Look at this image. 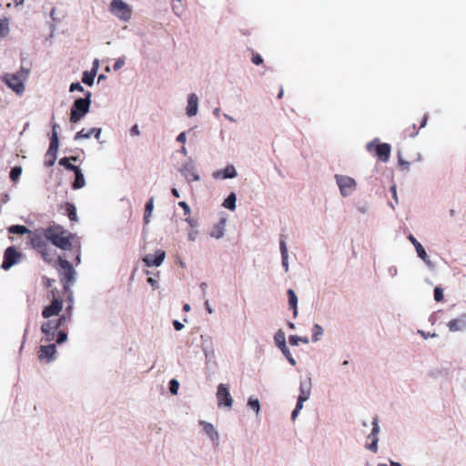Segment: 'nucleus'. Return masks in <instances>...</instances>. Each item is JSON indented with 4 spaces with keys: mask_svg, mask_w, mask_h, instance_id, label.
Segmentation results:
<instances>
[{
    "mask_svg": "<svg viewBox=\"0 0 466 466\" xmlns=\"http://www.w3.org/2000/svg\"><path fill=\"white\" fill-rule=\"evenodd\" d=\"M47 242L46 228L31 231L28 236V245L41 256L44 261L51 263L54 260L56 251L50 248Z\"/></svg>",
    "mask_w": 466,
    "mask_h": 466,
    "instance_id": "obj_1",
    "label": "nucleus"
},
{
    "mask_svg": "<svg viewBox=\"0 0 466 466\" xmlns=\"http://www.w3.org/2000/svg\"><path fill=\"white\" fill-rule=\"evenodd\" d=\"M46 237L54 246L68 250L72 247V236L63 227L52 225L46 228Z\"/></svg>",
    "mask_w": 466,
    "mask_h": 466,
    "instance_id": "obj_2",
    "label": "nucleus"
},
{
    "mask_svg": "<svg viewBox=\"0 0 466 466\" xmlns=\"http://www.w3.org/2000/svg\"><path fill=\"white\" fill-rule=\"evenodd\" d=\"M91 92L86 93L85 98H77L75 100L70 112V122L77 123L88 113L91 104Z\"/></svg>",
    "mask_w": 466,
    "mask_h": 466,
    "instance_id": "obj_3",
    "label": "nucleus"
},
{
    "mask_svg": "<svg viewBox=\"0 0 466 466\" xmlns=\"http://www.w3.org/2000/svg\"><path fill=\"white\" fill-rule=\"evenodd\" d=\"M59 278L63 284L65 293L70 292V287L75 281L76 271L71 263L66 259L59 258Z\"/></svg>",
    "mask_w": 466,
    "mask_h": 466,
    "instance_id": "obj_4",
    "label": "nucleus"
},
{
    "mask_svg": "<svg viewBox=\"0 0 466 466\" xmlns=\"http://www.w3.org/2000/svg\"><path fill=\"white\" fill-rule=\"evenodd\" d=\"M67 322V317L66 315H61L56 320L48 319L44 322L41 326V330L46 336V339L47 341H51L55 339L56 330H57L60 327L64 326Z\"/></svg>",
    "mask_w": 466,
    "mask_h": 466,
    "instance_id": "obj_5",
    "label": "nucleus"
},
{
    "mask_svg": "<svg viewBox=\"0 0 466 466\" xmlns=\"http://www.w3.org/2000/svg\"><path fill=\"white\" fill-rule=\"evenodd\" d=\"M52 300L51 303L45 307L42 311V316L45 319H50L53 316H59V313L63 309V299L60 296L57 295L56 289L51 290Z\"/></svg>",
    "mask_w": 466,
    "mask_h": 466,
    "instance_id": "obj_6",
    "label": "nucleus"
},
{
    "mask_svg": "<svg viewBox=\"0 0 466 466\" xmlns=\"http://www.w3.org/2000/svg\"><path fill=\"white\" fill-rule=\"evenodd\" d=\"M110 11L120 20L128 21L132 15L131 7L123 0H112L110 4Z\"/></svg>",
    "mask_w": 466,
    "mask_h": 466,
    "instance_id": "obj_7",
    "label": "nucleus"
},
{
    "mask_svg": "<svg viewBox=\"0 0 466 466\" xmlns=\"http://www.w3.org/2000/svg\"><path fill=\"white\" fill-rule=\"evenodd\" d=\"M367 150L370 153L374 152L380 161L387 162L390 156L391 147L387 143L376 144L375 141H372L367 145Z\"/></svg>",
    "mask_w": 466,
    "mask_h": 466,
    "instance_id": "obj_8",
    "label": "nucleus"
},
{
    "mask_svg": "<svg viewBox=\"0 0 466 466\" xmlns=\"http://www.w3.org/2000/svg\"><path fill=\"white\" fill-rule=\"evenodd\" d=\"M23 258L22 252L18 251L15 247H8L4 253L2 268L5 270L14 265L19 263Z\"/></svg>",
    "mask_w": 466,
    "mask_h": 466,
    "instance_id": "obj_9",
    "label": "nucleus"
},
{
    "mask_svg": "<svg viewBox=\"0 0 466 466\" xmlns=\"http://www.w3.org/2000/svg\"><path fill=\"white\" fill-rule=\"evenodd\" d=\"M335 178L342 196H350L355 190L356 181L352 177L336 175Z\"/></svg>",
    "mask_w": 466,
    "mask_h": 466,
    "instance_id": "obj_10",
    "label": "nucleus"
},
{
    "mask_svg": "<svg viewBox=\"0 0 466 466\" xmlns=\"http://www.w3.org/2000/svg\"><path fill=\"white\" fill-rule=\"evenodd\" d=\"M5 82L16 94H22L25 90L22 74H7L5 76Z\"/></svg>",
    "mask_w": 466,
    "mask_h": 466,
    "instance_id": "obj_11",
    "label": "nucleus"
},
{
    "mask_svg": "<svg viewBox=\"0 0 466 466\" xmlns=\"http://www.w3.org/2000/svg\"><path fill=\"white\" fill-rule=\"evenodd\" d=\"M217 399L218 407H221L222 405L229 409L232 407L233 399L229 393V388L228 385L222 383L218 385L217 391Z\"/></svg>",
    "mask_w": 466,
    "mask_h": 466,
    "instance_id": "obj_12",
    "label": "nucleus"
},
{
    "mask_svg": "<svg viewBox=\"0 0 466 466\" xmlns=\"http://www.w3.org/2000/svg\"><path fill=\"white\" fill-rule=\"evenodd\" d=\"M274 339H275L277 346L281 350V352L284 354V356L287 358L289 362L294 366L296 364V360L292 357L289 350L288 349V347L286 345L285 333L281 329L278 330L277 333L275 334Z\"/></svg>",
    "mask_w": 466,
    "mask_h": 466,
    "instance_id": "obj_13",
    "label": "nucleus"
},
{
    "mask_svg": "<svg viewBox=\"0 0 466 466\" xmlns=\"http://www.w3.org/2000/svg\"><path fill=\"white\" fill-rule=\"evenodd\" d=\"M166 258V252L162 249H157L154 254H147L143 258L147 267H159Z\"/></svg>",
    "mask_w": 466,
    "mask_h": 466,
    "instance_id": "obj_14",
    "label": "nucleus"
},
{
    "mask_svg": "<svg viewBox=\"0 0 466 466\" xmlns=\"http://www.w3.org/2000/svg\"><path fill=\"white\" fill-rule=\"evenodd\" d=\"M310 390H311L310 380H304V381L300 382V386H299L300 393H299V396L298 399L299 408H302L303 402L306 401L309 398Z\"/></svg>",
    "mask_w": 466,
    "mask_h": 466,
    "instance_id": "obj_15",
    "label": "nucleus"
},
{
    "mask_svg": "<svg viewBox=\"0 0 466 466\" xmlns=\"http://www.w3.org/2000/svg\"><path fill=\"white\" fill-rule=\"evenodd\" d=\"M56 349L55 344L42 345L39 350L38 358L40 360L51 361L56 354Z\"/></svg>",
    "mask_w": 466,
    "mask_h": 466,
    "instance_id": "obj_16",
    "label": "nucleus"
},
{
    "mask_svg": "<svg viewBox=\"0 0 466 466\" xmlns=\"http://www.w3.org/2000/svg\"><path fill=\"white\" fill-rule=\"evenodd\" d=\"M181 174L188 182L198 181L199 176L197 174L193 165L187 164L181 168Z\"/></svg>",
    "mask_w": 466,
    "mask_h": 466,
    "instance_id": "obj_17",
    "label": "nucleus"
},
{
    "mask_svg": "<svg viewBox=\"0 0 466 466\" xmlns=\"http://www.w3.org/2000/svg\"><path fill=\"white\" fill-rule=\"evenodd\" d=\"M450 331L455 332L466 328V314L450 320L447 324Z\"/></svg>",
    "mask_w": 466,
    "mask_h": 466,
    "instance_id": "obj_18",
    "label": "nucleus"
},
{
    "mask_svg": "<svg viewBox=\"0 0 466 466\" xmlns=\"http://www.w3.org/2000/svg\"><path fill=\"white\" fill-rule=\"evenodd\" d=\"M213 177L217 179L233 178L237 177V171L233 166H228L224 169L214 172Z\"/></svg>",
    "mask_w": 466,
    "mask_h": 466,
    "instance_id": "obj_19",
    "label": "nucleus"
},
{
    "mask_svg": "<svg viewBox=\"0 0 466 466\" xmlns=\"http://www.w3.org/2000/svg\"><path fill=\"white\" fill-rule=\"evenodd\" d=\"M198 98L195 94H191L187 99V115L188 116H194L198 113Z\"/></svg>",
    "mask_w": 466,
    "mask_h": 466,
    "instance_id": "obj_20",
    "label": "nucleus"
},
{
    "mask_svg": "<svg viewBox=\"0 0 466 466\" xmlns=\"http://www.w3.org/2000/svg\"><path fill=\"white\" fill-rule=\"evenodd\" d=\"M199 424L203 427V431L211 439L212 441H218V433L211 423L205 420H200Z\"/></svg>",
    "mask_w": 466,
    "mask_h": 466,
    "instance_id": "obj_21",
    "label": "nucleus"
},
{
    "mask_svg": "<svg viewBox=\"0 0 466 466\" xmlns=\"http://www.w3.org/2000/svg\"><path fill=\"white\" fill-rule=\"evenodd\" d=\"M408 238L414 246L416 252L418 254V257L420 258L423 261H427L428 255H427L424 248L422 247V245L411 234L408 237Z\"/></svg>",
    "mask_w": 466,
    "mask_h": 466,
    "instance_id": "obj_22",
    "label": "nucleus"
},
{
    "mask_svg": "<svg viewBox=\"0 0 466 466\" xmlns=\"http://www.w3.org/2000/svg\"><path fill=\"white\" fill-rule=\"evenodd\" d=\"M100 133H101L100 128H91L88 130H86L83 128L82 130L78 131L76 134L75 139L77 140V139H82V138H89L92 135H95V137L96 138H98L100 136Z\"/></svg>",
    "mask_w": 466,
    "mask_h": 466,
    "instance_id": "obj_23",
    "label": "nucleus"
},
{
    "mask_svg": "<svg viewBox=\"0 0 466 466\" xmlns=\"http://www.w3.org/2000/svg\"><path fill=\"white\" fill-rule=\"evenodd\" d=\"M372 431H371V435L374 437L372 442L369 445V449L374 452L377 451V443H378V438L376 437V435L378 434L379 432V425H378V420L377 418H375L372 421Z\"/></svg>",
    "mask_w": 466,
    "mask_h": 466,
    "instance_id": "obj_24",
    "label": "nucleus"
},
{
    "mask_svg": "<svg viewBox=\"0 0 466 466\" xmlns=\"http://www.w3.org/2000/svg\"><path fill=\"white\" fill-rule=\"evenodd\" d=\"M225 219H221L217 225L214 226L210 232V236L215 238H220L224 235Z\"/></svg>",
    "mask_w": 466,
    "mask_h": 466,
    "instance_id": "obj_25",
    "label": "nucleus"
},
{
    "mask_svg": "<svg viewBox=\"0 0 466 466\" xmlns=\"http://www.w3.org/2000/svg\"><path fill=\"white\" fill-rule=\"evenodd\" d=\"M288 296H289V308L293 309V315H294V317H296L297 314H298V309H297L298 298H297V295H296V293L294 292L293 289H289L288 290Z\"/></svg>",
    "mask_w": 466,
    "mask_h": 466,
    "instance_id": "obj_26",
    "label": "nucleus"
},
{
    "mask_svg": "<svg viewBox=\"0 0 466 466\" xmlns=\"http://www.w3.org/2000/svg\"><path fill=\"white\" fill-rule=\"evenodd\" d=\"M74 172H75V175H76V178H75V181L73 183V188L74 189L82 188L85 186V184H86L85 178H84V175L82 174V172L79 169V167H77Z\"/></svg>",
    "mask_w": 466,
    "mask_h": 466,
    "instance_id": "obj_27",
    "label": "nucleus"
},
{
    "mask_svg": "<svg viewBox=\"0 0 466 466\" xmlns=\"http://www.w3.org/2000/svg\"><path fill=\"white\" fill-rule=\"evenodd\" d=\"M31 231L32 230H30L29 228L23 225H13L8 228V232L11 234H27L29 236Z\"/></svg>",
    "mask_w": 466,
    "mask_h": 466,
    "instance_id": "obj_28",
    "label": "nucleus"
},
{
    "mask_svg": "<svg viewBox=\"0 0 466 466\" xmlns=\"http://www.w3.org/2000/svg\"><path fill=\"white\" fill-rule=\"evenodd\" d=\"M153 208H154V198H150L145 206V213H144L145 224H147L149 222V218L151 217Z\"/></svg>",
    "mask_w": 466,
    "mask_h": 466,
    "instance_id": "obj_29",
    "label": "nucleus"
},
{
    "mask_svg": "<svg viewBox=\"0 0 466 466\" xmlns=\"http://www.w3.org/2000/svg\"><path fill=\"white\" fill-rule=\"evenodd\" d=\"M279 248H280L281 257H282V265L285 268L286 271H288V269H289V265H288V249H287V245H286L285 240H283V239L280 240V242H279Z\"/></svg>",
    "mask_w": 466,
    "mask_h": 466,
    "instance_id": "obj_30",
    "label": "nucleus"
},
{
    "mask_svg": "<svg viewBox=\"0 0 466 466\" xmlns=\"http://www.w3.org/2000/svg\"><path fill=\"white\" fill-rule=\"evenodd\" d=\"M96 74V68H93L90 72H84L82 76V82L87 86H92Z\"/></svg>",
    "mask_w": 466,
    "mask_h": 466,
    "instance_id": "obj_31",
    "label": "nucleus"
},
{
    "mask_svg": "<svg viewBox=\"0 0 466 466\" xmlns=\"http://www.w3.org/2000/svg\"><path fill=\"white\" fill-rule=\"evenodd\" d=\"M236 199L237 198L235 193L229 194V196L224 200L223 207L230 210H234L236 208Z\"/></svg>",
    "mask_w": 466,
    "mask_h": 466,
    "instance_id": "obj_32",
    "label": "nucleus"
},
{
    "mask_svg": "<svg viewBox=\"0 0 466 466\" xmlns=\"http://www.w3.org/2000/svg\"><path fill=\"white\" fill-rule=\"evenodd\" d=\"M56 151H51L50 149L47 150V152L46 153V160H45V165L46 167H52L55 162H56Z\"/></svg>",
    "mask_w": 466,
    "mask_h": 466,
    "instance_id": "obj_33",
    "label": "nucleus"
},
{
    "mask_svg": "<svg viewBox=\"0 0 466 466\" xmlns=\"http://www.w3.org/2000/svg\"><path fill=\"white\" fill-rule=\"evenodd\" d=\"M59 146V140H58V133L57 131H54L52 133L51 138H50V144L49 148L51 151H56L58 150Z\"/></svg>",
    "mask_w": 466,
    "mask_h": 466,
    "instance_id": "obj_34",
    "label": "nucleus"
},
{
    "mask_svg": "<svg viewBox=\"0 0 466 466\" xmlns=\"http://www.w3.org/2000/svg\"><path fill=\"white\" fill-rule=\"evenodd\" d=\"M66 211L67 213V216L70 220L76 221V208L72 203H66Z\"/></svg>",
    "mask_w": 466,
    "mask_h": 466,
    "instance_id": "obj_35",
    "label": "nucleus"
},
{
    "mask_svg": "<svg viewBox=\"0 0 466 466\" xmlns=\"http://www.w3.org/2000/svg\"><path fill=\"white\" fill-rule=\"evenodd\" d=\"M323 334V329L319 324H314L312 328V340L318 341L319 337Z\"/></svg>",
    "mask_w": 466,
    "mask_h": 466,
    "instance_id": "obj_36",
    "label": "nucleus"
},
{
    "mask_svg": "<svg viewBox=\"0 0 466 466\" xmlns=\"http://www.w3.org/2000/svg\"><path fill=\"white\" fill-rule=\"evenodd\" d=\"M289 341L292 346H297L300 341L305 344L309 343V339L307 337H298L296 335H290L289 338Z\"/></svg>",
    "mask_w": 466,
    "mask_h": 466,
    "instance_id": "obj_37",
    "label": "nucleus"
},
{
    "mask_svg": "<svg viewBox=\"0 0 466 466\" xmlns=\"http://www.w3.org/2000/svg\"><path fill=\"white\" fill-rule=\"evenodd\" d=\"M68 305L66 307V313L64 315H66L67 317V321H69L71 319V317H72V310H73V295H72V292H68Z\"/></svg>",
    "mask_w": 466,
    "mask_h": 466,
    "instance_id": "obj_38",
    "label": "nucleus"
},
{
    "mask_svg": "<svg viewBox=\"0 0 466 466\" xmlns=\"http://www.w3.org/2000/svg\"><path fill=\"white\" fill-rule=\"evenodd\" d=\"M59 165L63 166L66 169L75 171L78 167L70 163V158L63 157L59 160Z\"/></svg>",
    "mask_w": 466,
    "mask_h": 466,
    "instance_id": "obj_39",
    "label": "nucleus"
},
{
    "mask_svg": "<svg viewBox=\"0 0 466 466\" xmlns=\"http://www.w3.org/2000/svg\"><path fill=\"white\" fill-rule=\"evenodd\" d=\"M248 405L256 411L258 414L260 410L259 400L257 398L249 397L248 400Z\"/></svg>",
    "mask_w": 466,
    "mask_h": 466,
    "instance_id": "obj_40",
    "label": "nucleus"
},
{
    "mask_svg": "<svg viewBox=\"0 0 466 466\" xmlns=\"http://www.w3.org/2000/svg\"><path fill=\"white\" fill-rule=\"evenodd\" d=\"M418 134V129L416 128V125L413 124L411 127H408L403 131L404 137H414Z\"/></svg>",
    "mask_w": 466,
    "mask_h": 466,
    "instance_id": "obj_41",
    "label": "nucleus"
},
{
    "mask_svg": "<svg viewBox=\"0 0 466 466\" xmlns=\"http://www.w3.org/2000/svg\"><path fill=\"white\" fill-rule=\"evenodd\" d=\"M9 32L8 23L6 20L0 19V37H5Z\"/></svg>",
    "mask_w": 466,
    "mask_h": 466,
    "instance_id": "obj_42",
    "label": "nucleus"
},
{
    "mask_svg": "<svg viewBox=\"0 0 466 466\" xmlns=\"http://www.w3.org/2000/svg\"><path fill=\"white\" fill-rule=\"evenodd\" d=\"M22 168L21 167H14L10 171V178L13 181H16L21 176Z\"/></svg>",
    "mask_w": 466,
    "mask_h": 466,
    "instance_id": "obj_43",
    "label": "nucleus"
},
{
    "mask_svg": "<svg viewBox=\"0 0 466 466\" xmlns=\"http://www.w3.org/2000/svg\"><path fill=\"white\" fill-rule=\"evenodd\" d=\"M179 388V383L177 380L173 379L169 382V390L172 394H177Z\"/></svg>",
    "mask_w": 466,
    "mask_h": 466,
    "instance_id": "obj_44",
    "label": "nucleus"
},
{
    "mask_svg": "<svg viewBox=\"0 0 466 466\" xmlns=\"http://www.w3.org/2000/svg\"><path fill=\"white\" fill-rule=\"evenodd\" d=\"M434 299L438 302L443 299V290L440 287L434 289Z\"/></svg>",
    "mask_w": 466,
    "mask_h": 466,
    "instance_id": "obj_45",
    "label": "nucleus"
},
{
    "mask_svg": "<svg viewBox=\"0 0 466 466\" xmlns=\"http://www.w3.org/2000/svg\"><path fill=\"white\" fill-rule=\"evenodd\" d=\"M69 91H70V92H74V91H80V92H83V91H84V88H83V86L80 85V83L76 82V83H72V84L70 85Z\"/></svg>",
    "mask_w": 466,
    "mask_h": 466,
    "instance_id": "obj_46",
    "label": "nucleus"
},
{
    "mask_svg": "<svg viewBox=\"0 0 466 466\" xmlns=\"http://www.w3.org/2000/svg\"><path fill=\"white\" fill-rule=\"evenodd\" d=\"M67 339V335L65 331H58L57 333V336H56V342L57 343H63L64 341H66Z\"/></svg>",
    "mask_w": 466,
    "mask_h": 466,
    "instance_id": "obj_47",
    "label": "nucleus"
},
{
    "mask_svg": "<svg viewBox=\"0 0 466 466\" xmlns=\"http://www.w3.org/2000/svg\"><path fill=\"white\" fill-rule=\"evenodd\" d=\"M125 65V59L124 58H118L114 66H113V68L115 71H117L119 70L123 66Z\"/></svg>",
    "mask_w": 466,
    "mask_h": 466,
    "instance_id": "obj_48",
    "label": "nucleus"
},
{
    "mask_svg": "<svg viewBox=\"0 0 466 466\" xmlns=\"http://www.w3.org/2000/svg\"><path fill=\"white\" fill-rule=\"evenodd\" d=\"M178 206L183 208L185 215H189L190 214V208H189V206L185 201H180L178 203Z\"/></svg>",
    "mask_w": 466,
    "mask_h": 466,
    "instance_id": "obj_49",
    "label": "nucleus"
},
{
    "mask_svg": "<svg viewBox=\"0 0 466 466\" xmlns=\"http://www.w3.org/2000/svg\"><path fill=\"white\" fill-rule=\"evenodd\" d=\"M252 62L255 64V65H260L263 63V59L262 57L258 55V54H255L253 55L252 56Z\"/></svg>",
    "mask_w": 466,
    "mask_h": 466,
    "instance_id": "obj_50",
    "label": "nucleus"
},
{
    "mask_svg": "<svg viewBox=\"0 0 466 466\" xmlns=\"http://www.w3.org/2000/svg\"><path fill=\"white\" fill-rule=\"evenodd\" d=\"M399 164L402 169H408L410 167V162L404 161L400 157H399Z\"/></svg>",
    "mask_w": 466,
    "mask_h": 466,
    "instance_id": "obj_51",
    "label": "nucleus"
},
{
    "mask_svg": "<svg viewBox=\"0 0 466 466\" xmlns=\"http://www.w3.org/2000/svg\"><path fill=\"white\" fill-rule=\"evenodd\" d=\"M131 136H138L140 134V131L138 129L137 125H134L130 129Z\"/></svg>",
    "mask_w": 466,
    "mask_h": 466,
    "instance_id": "obj_52",
    "label": "nucleus"
},
{
    "mask_svg": "<svg viewBox=\"0 0 466 466\" xmlns=\"http://www.w3.org/2000/svg\"><path fill=\"white\" fill-rule=\"evenodd\" d=\"M173 326L176 330H181L184 328V325L181 322H179L178 320H174Z\"/></svg>",
    "mask_w": 466,
    "mask_h": 466,
    "instance_id": "obj_53",
    "label": "nucleus"
},
{
    "mask_svg": "<svg viewBox=\"0 0 466 466\" xmlns=\"http://www.w3.org/2000/svg\"><path fill=\"white\" fill-rule=\"evenodd\" d=\"M302 408H299V402L297 401V404H296V408L295 410L292 411V414H291V417L292 419L294 420L297 416V414L299 412V410H301Z\"/></svg>",
    "mask_w": 466,
    "mask_h": 466,
    "instance_id": "obj_54",
    "label": "nucleus"
},
{
    "mask_svg": "<svg viewBox=\"0 0 466 466\" xmlns=\"http://www.w3.org/2000/svg\"><path fill=\"white\" fill-rule=\"evenodd\" d=\"M177 140L178 142H181V143H185L186 142V134L184 132L180 133L177 137Z\"/></svg>",
    "mask_w": 466,
    "mask_h": 466,
    "instance_id": "obj_55",
    "label": "nucleus"
},
{
    "mask_svg": "<svg viewBox=\"0 0 466 466\" xmlns=\"http://www.w3.org/2000/svg\"><path fill=\"white\" fill-rule=\"evenodd\" d=\"M427 121H428V115H424L422 117V120L420 122V128L424 127L427 124Z\"/></svg>",
    "mask_w": 466,
    "mask_h": 466,
    "instance_id": "obj_56",
    "label": "nucleus"
},
{
    "mask_svg": "<svg viewBox=\"0 0 466 466\" xmlns=\"http://www.w3.org/2000/svg\"><path fill=\"white\" fill-rule=\"evenodd\" d=\"M55 282L54 279H50L47 278H45V285L46 288H50L52 286V283Z\"/></svg>",
    "mask_w": 466,
    "mask_h": 466,
    "instance_id": "obj_57",
    "label": "nucleus"
},
{
    "mask_svg": "<svg viewBox=\"0 0 466 466\" xmlns=\"http://www.w3.org/2000/svg\"><path fill=\"white\" fill-rule=\"evenodd\" d=\"M390 192L392 193V197L397 200V189L396 186H392L390 187Z\"/></svg>",
    "mask_w": 466,
    "mask_h": 466,
    "instance_id": "obj_58",
    "label": "nucleus"
},
{
    "mask_svg": "<svg viewBox=\"0 0 466 466\" xmlns=\"http://www.w3.org/2000/svg\"><path fill=\"white\" fill-rule=\"evenodd\" d=\"M171 193H172V195H173L175 198H179V197H180V196H179V193H178V191H177V188H172Z\"/></svg>",
    "mask_w": 466,
    "mask_h": 466,
    "instance_id": "obj_59",
    "label": "nucleus"
},
{
    "mask_svg": "<svg viewBox=\"0 0 466 466\" xmlns=\"http://www.w3.org/2000/svg\"><path fill=\"white\" fill-rule=\"evenodd\" d=\"M205 305H206V309H207V310H208L209 313H212V309H211V308H210V306H209L208 301H206V302H205Z\"/></svg>",
    "mask_w": 466,
    "mask_h": 466,
    "instance_id": "obj_60",
    "label": "nucleus"
},
{
    "mask_svg": "<svg viewBox=\"0 0 466 466\" xmlns=\"http://www.w3.org/2000/svg\"><path fill=\"white\" fill-rule=\"evenodd\" d=\"M183 309H184L185 311H189V310H190V306H189L188 304H187V303H186V304L183 306Z\"/></svg>",
    "mask_w": 466,
    "mask_h": 466,
    "instance_id": "obj_61",
    "label": "nucleus"
},
{
    "mask_svg": "<svg viewBox=\"0 0 466 466\" xmlns=\"http://www.w3.org/2000/svg\"><path fill=\"white\" fill-rule=\"evenodd\" d=\"M57 127H58V125L55 123V124L53 125V127H52V133H53L54 131H57V130H56V129H57Z\"/></svg>",
    "mask_w": 466,
    "mask_h": 466,
    "instance_id": "obj_62",
    "label": "nucleus"
},
{
    "mask_svg": "<svg viewBox=\"0 0 466 466\" xmlns=\"http://www.w3.org/2000/svg\"><path fill=\"white\" fill-rule=\"evenodd\" d=\"M288 325H289V329H295V325L292 322H289Z\"/></svg>",
    "mask_w": 466,
    "mask_h": 466,
    "instance_id": "obj_63",
    "label": "nucleus"
},
{
    "mask_svg": "<svg viewBox=\"0 0 466 466\" xmlns=\"http://www.w3.org/2000/svg\"><path fill=\"white\" fill-rule=\"evenodd\" d=\"M391 466H401L399 462H391Z\"/></svg>",
    "mask_w": 466,
    "mask_h": 466,
    "instance_id": "obj_64",
    "label": "nucleus"
}]
</instances>
